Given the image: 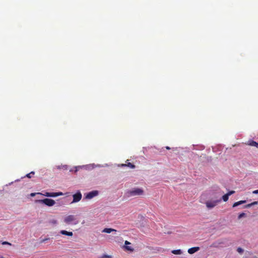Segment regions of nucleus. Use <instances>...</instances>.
Segmentation results:
<instances>
[{"mask_svg":"<svg viewBox=\"0 0 258 258\" xmlns=\"http://www.w3.org/2000/svg\"><path fill=\"white\" fill-rule=\"evenodd\" d=\"M64 222L68 225H77L79 221L76 216L70 215L66 216L63 219Z\"/></svg>","mask_w":258,"mask_h":258,"instance_id":"nucleus-1","label":"nucleus"},{"mask_svg":"<svg viewBox=\"0 0 258 258\" xmlns=\"http://www.w3.org/2000/svg\"><path fill=\"white\" fill-rule=\"evenodd\" d=\"M36 203L43 204L47 206L51 207L53 206L55 202L52 199H44L43 200H37L35 201Z\"/></svg>","mask_w":258,"mask_h":258,"instance_id":"nucleus-2","label":"nucleus"},{"mask_svg":"<svg viewBox=\"0 0 258 258\" xmlns=\"http://www.w3.org/2000/svg\"><path fill=\"white\" fill-rule=\"evenodd\" d=\"M221 201V199H212L207 201L206 205L208 209H212L217 206Z\"/></svg>","mask_w":258,"mask_h":258,"instance_id":"nucleus-3","label":"nucleus"},{"mask_svg":"<svg viewBox=\"0 0 258 258\" xmlns=\"http://www.w3.org/2000/svg\"><path fill=\"white\" fill-rule=\"evenodd\" d=\"M128 194L130 196H141L144 194V190L139 188H134L128 191Z\"/></svg>","mask_w":258,"mask_h":258,"instance_id":"nucleus-4","label":"nucleus"},{"mask_svg":"<svg viewBox=\"0 0 258 258\" xmlns=\"http://www.w3.org/2000/svg\"><path fill=\"white\" fill-rule=\"evenodd\" d=\"M98 194V191L97 190H93L91 192H88L86 194L85 198L87 199H91L94 197L97 196Z\"/></svg>","mask_w":258,"mask_h":258,"instance_id":"nucleus-5","label":"nucleus"},{"mask_svg":"<svg viewBox=\"0 0 258 258\" xmlns=\"http://www.w3.org/2000/svg\"><path fill=\"white\" fill-rule=\"evenodd\" d=\"M82 198V195L80 192H77L73 195V202L76 203L79 202Z\"/></svg>","mask_w":258,"mask_h":258,"instance_id":"nucleus-6","label":"nucleus"},{"mask_svg":"<svg viewBox=\"0 0 258 258\" xmlns=\"http://www.w3.org/2000/svg\"><path fill=\"white\" fill-rule=\"evenodd\" d=\"M199 249H200L199 247H194L189 248L188 249L187 251L189 254H192V253H194L195 252L198 251Z\"/></svg>","mask_w":258,"mask_h":258,"instance_id":"nucleus-7","label":"nucleus"},{"mask_svg":"<svg viewBox=\"0 0 258 258\" xmlns=\"http://www.w3.org/2000/svg\"><path fill=\"white\" fill-rule=\"evenodd\" d=\"M113 231H115L116 232V230L114 229H112V228H104L102 231V232H103V233H111V232H113Z\"/></svg>","mask_w":258,"mask_h":258,"instance_id":"nucleus-8","label":"nucleus"},{"mask_svg":"<svg viewBox=\"0 0 258 258\" xmlns=\"http://www.w3.org/2000/svg\"><path fill=\"white\" fill-rule=\"evenodd\" d=\"M60 233L62 235H67V236H72L73 235L72 232H68L67 231L63 230H61L60 231Z\"/></svg>","mask_w":258,"mask_h":258,"instance_id":"nucleus-9","label":"nucleus"},{"mask_svg":"<svg viewBox=\"0 0 258 258\" xmlns=\"http://www.w3.org/2000/svg\"><path fill=\"white\" fill-rule=\"evenodd\" d=\"M171 252L172 253L176 255H180L182 253V251L181 249L172 250Z\"/></svg>","mask_w":258,"mask_h":258,"instance_id":"nucleus-10","label":"nucleus"},{"mask_svg":"<svg viewBox=\"0 0 258 258\" xmlns=\"http://www.w3.org/2000/svg\"><path fill=\"white\" fill-rule=\"evenodd\" d=\"M246 202L245 201H240L237 202H235L233 205V207H235L236 206H238L242 204L245 203Z\"/></svg>","mask_w":258,"mask_h":258,"instance_id":"nucleus-11","label":"nucleus"},{"mask_svg":"<svg viewBox=\"0 0 258 258\" xmlns=\"http://www.w3.org/2000/svg\"><path fill=\"white\" fill-rule=\"evenodd\" d=\"M62 195V192H50V197H56Z\"/></svg>","mask_w":258,"mask_h":258,"instance_id":"nucleus-12","label":"nucleus"},{"mask_svg":"<svg viewBox=\"0 0 258 258\" xmlns=\"http://www.w3.org/2000/svg\"><path fill=\"white\" fill-rule=\"evenodd\" d=\"M122 166H128L133 169L135 168V165L130 162H128L127 164H122Z\"/></svg>","mask_w":258,"mask_h":258,"instance_id":"nucleus-13","label":"nucleus"},{"mask_svg":"<svg viewBox=\"0 0 258 258\" xmlns=\"http://www.w3.org/2000/svg\"><path fill=\"white\" fill-rule=\"evenodd\" d=\"M249 145L251 146H254V147H256V148H258V143L255 141H250L249 142Z\"/></svg>","mask_w":258,"mask_h":258,"instance_id":"nucleus-14","label":"nucleus"},{"mask_svg":"<svg viewBox=\"0 0 258 258\" xmlns=\"http://www.w3.org/2000/svg\"><path fill=\"white\" fill-rule=\"evenodd\" d=\"M258 204V202H254L251 203V204H247L244 206L245 208H249L252 205H255Z\"/></svg>","mask_w":258,"mask_h":258,"instance_id":"nucleus-15","label":"nucleus"},{"mask_svg":"<svg viewBox=\"0 0 258 258\" xmlns=\"http://www.w3.org/2000/svg\"><path fill=\"white\" fill-rule=\"evenodd\" d=\"M228 199H229V196L226 194L225 195H224L223 197H222V200L224 201V202H227L228 200Z\"/></svg>","mask_w":258,"mask_h":258,"instance_id":"nucleus-16","label":"nucleus"},{"mask_svg":"<svg viewBox=\"0 0 258 258\" xmlns=\"http://www.w3.org/2000/svg\"><path fill=\"white\" fill-rule=\"evenodd\" d=\"M245 216V214L244 213H242L241 214H240L239 215H238V219H241V218L244 217Z\"/></svg>","mask_w":258,"mask_h":258,"instance_id":"nucleus-17","label":"nucleus"},{"mask_svg":"<svg viewBox=\"0 0 258 258\" xmlns=\"http://www.w3.org/2000/svg\"><path fill=\"white\" fill-rule=\"evenodd\" d=\"M31 174L32 175H34V171H31L30 173L27 174L26 175V176L28 178H31Z\"/></svg>","mask_w":258,"mask_h":258,"instance_id":"nucleus-18","label":"nucleus"},{"mask_svg":"<svg viewBox=\"0 0 258 258\" xmlns=\"http://www.w3.org/2000/svg\"><path fill=\"white\" fill-rule=\"evenodd\" d=\"M237 251L238 252L240 253H242L243 252V249L241 248V247H238L237 249Z\"/></svg>","mask_w":258,"mask_h":258,"instance_id":"nucleus-19","label":"nucleus"},{"mask_svg":"<svg viewBox=\"0 0 258 258\" xmlns=\"http://www.w3.org/2000/svg\"><path fill=\"white\" fill-rule=\"evenodd\" d=\"M42 195L46 197H50V192H46L44 194Z\"/></svg>","mask_w":258,"mask_h":258,"instance_id":"nucleus-20","label":"nucleus"},{"mask_svg":"<svg viewBox=\"0 0 258 258\" xmlns=\"http://www.w3.org/2000/svg\"><path fill=\"white\" fill-rule=\"evenodd\" d=\"M125 249H126L128 250L133 251V249L131 248V247L129 246H125Z\"/></svg>","mask_w":258,"mask_h":258,"instance_id":"nucleus-21","label":"nucleus"},{"mask_svg":"<svg viewBox=\"0 0 258 258\" xmlns=\"http://www.w3.org/2000/svg\"><path fill=\"white\" fill-rule=\"evenodd\" d=\"M49 238H44V239H42L41 241H40V243H43V242H45V241H47L48 240H49Z\"/></svg>","mask_w":258,"mask_h":258,"instance_id":"nucleus-22","label":"nucleus"},{"mask_svg":"<svg viewBox=\"0 0 258 258\" xmlns=\"http://www.w3.org/2000/svg\"><path fill=\"white\" fill-rule=\"evenodd\" d=\"M234 192H235V191L231 190L229 192H228V193H227V194L229 196L233 194Z\"/></svg>","mask_w":258,"mask_h":258,"instance_id":"nucleus-23","label":"nucleus"},{"mask_svg":"<svg viewBox=\"0 0 258 258\" xmlns=\"http://www.w3.org/2000/svg\"><path fill=\"white\" fill-rule=\"evenodd\" d=\"M102 257H103V258H111V256L109 255L104 254L103 255Z\"/></svg>","mask_w":258,"mask_h":258,"instance_id":"nucleus-24","label":"nucleus"},{"mask_svg":"<svg viewBox=\"0 0 258 258\" xmlns=\"http://www.w3.org/2000/svg\"><path fill=\"white\" fill-rule=\"evenodd\" d=\"M3 244L5 245V244H8V245H11V243H10V242H7V241H4L2 243Z\"/></svg>","mask_w":258,"mask_h":258,"instance_id":"nucleus-25","label":"nucleus"},{"mask_svg":"<svg viewBox=\"0 0 258 258\" xmlns=\"http://www.w3.org/2000/svg\"><path fill=\"white\" fill-rule=\"evenodd\" d=\"M36 194H40V195H41V193H39V192H38V193H31V194H30V196H31V197H34V196H35Z\"/></svg>","mask_w":258,"mask_h":258,"instance_id":"nucleus-26","label":"nucleus"},{"mask_svg":"<svg viewBox=\"0 0 258 258\" xmlns=\"http://www.w3.org/2000/svg\"><path fill=\"white\" fill-rule=\"evenodd\" d=\"M252 193L254 194H258V189L253 190Z\"/></svg>","mask_w":258,"mask_h":258,"instance_id":"nucleus-27","label":"nucleus"},{"mask_svg":"<svg viewBox=\"0 0 258 258\" xmlns=\"http://www.w3.org/2000/svg\"><path fill=\"white\" fill-rule=\"evenodd\" d=\"M131 243L130 242H128V241H125V245H128V244H130Z\"/></svg>","mask_w":258,"mask_h":258,"instance_id":"nucleus-28","label":"nucleus"},{"mask_svg":"<svg viewBox=\"0 0 258 258\" xmlns=\"http://www.w3.org/2000/svg\"><path fill=\"white\" fill-rule=\"evenodd\" d=\"M212 246L216 247L217 246L215 245V243H213Z\"/></svg>","mask_w":258,"mask_h":258,"instance_id":"nucleus-29","label":"nucleus"},{"mask_svg":"<svg viewBox=\"0 0 258 258\" xmlns=\"http://www.w3.org/2000/svg\"><path fill=\"white\" fill-rule=\"evenodd\" d=\"M166 149H167V150H169V149H170V147H168V146L166 147Z\"/></svg>","mask_w":258,"mask_h":258,"instance_id":"nucleus-30","label":"nucleus"},{"mask_svg":"<svg viewBox=\"0 0 258 258\" xmlns=\"http://www.w3.org/2000/svg\"><path fill=\"white\" fill-rule=\"evenodd\" d=\"M0 258H4L3 256H0Z\"/></svg>","mask_w":258,"mask_h":258,"instance_id":"nucleus-31","label":"nucleus"}]
</instances>
